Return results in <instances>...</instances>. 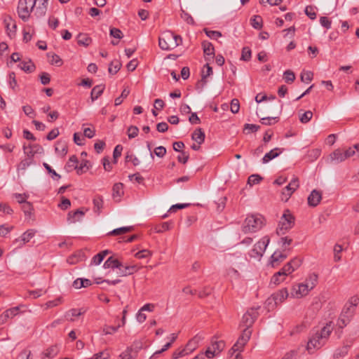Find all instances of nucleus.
<instances>
[{"label": "nucleus", "instance_id": "1", "mask_svg": "<svg viewBox=\"0 0 359 359\" xmlns=\"http://www.w3.org/2000/svg\"><path fill=\"white\" fill-rule=\"evenodd\" d=\"M259 308V306L257 308H251L250 309L248 310L246 313L243 316L241 322V326H243L245 328L241 335L239 337L237 341L231 349L233 353L241 351L249 341L252 334V330L250 329V327L253 325L255 320L258 316L257 310Z\"/></svg>", "mask_w": 359, "mask_h": 359}, {"label": "nucleus", "instance_id": "2", "mask_svg": "<svg viewBox=\"0 0 359 359\" xmlns=\"http://www.w3.org/2000/svg\"><path fill=\"white\" fill-rule=\"evenodd\" d=\"M182 43V37L169 30L163 32L158 39L159 47L164 50H173Z\"/></svg>", "mask_w": 359, "mask_h": 359}, {"label": "nucleus", "instance_id": "3", "mask_svg": "<svg viewBox=\"0 0 359 359\" xmlns=\"http://www.w3.org/2000/svg\"><path fill=\"white\" fill-rule=\"evenodd\" d=\"M264 217L259 214L249 215L243 222L242 231L244 233H255L264 226Z\"/></svg>", "mask_w": 359, "mask_h": 359}, {"label": "nucleus", "instance_id": "4", "mask_svg": "<svg viewBox=\"0 0 359 359\" xmlns=\"http://www.w3.org/2000/svg\"><path fill=\"white\" fill-rule=\"evenodd\" d=\"M294 224V217L291 214L289 210L284 211L283 216L278 223V226L276 229V233L278 235H283L288 231Z\"/></svg>", "mask_w": 359, "mask_h": 359}, {"label": "nucleus", "instance_id": "5", "mask_svg": "<svg viewBox=\"0 0 359 359\" xmlns=\"http://www.w3.org/2000/svg\"><path fill=\"white\" fill-rule=\"evenodd\" d=\"M36 0H19L18 6V13L19 17L23 21H27L30 13L34 9L36 5Z\"/></svg>", "mask_w": 359, "mask_h": 359}, {"label": "nucleus", "instance_id": "6", "mask_svg": "<svg viewBox=\"0 0 359 359\" xmlns=\"http://www.w3.org/2000/svg\"><path fill=\"white\" fill-rule=\"evenodd\" d=\"M353 315V306H345L337 321V327L341 330L346 327L351 320Z\"/></svg>", "mask_w": 359, "mask_h": 359}, {"label": "nucleus", "instance_id": "7", "mask_svg": "<svg viewBox=\"0 0 359 359\" xmlns=\"http://www.w3.org/2000/svg\"><path fill=\"white\" fill-rule=\"evenodd\" d=\"M269 242L270 238L266 236H264L254 245L253 249L251 251L250 256L255 258L262 257Z\"/></svg>", "mask_w": 359, "mask_h": 359}, {"label": "nucleus", "instance_id": "8", "mask_svg": "<svg viewBox=\"0 0 359 359\" xmlns=\"http://www.w3.org/2000/svg\"><path fill=\"white\" fill-rule=\"evenodd\" d=\"M311 289L308 285L304 283L294 285L292 287V295L296 298H301L309 294Z\"/></svg>", "mask_w": 359, "mask_h": 359}, {"label": "nucleus", "instance_id": "9", "mask_svg": "<svg viewBox=\"0 0 359 359\" xmlns=\"http://www.w3.org/2000/svg\"><path fill=\"white\" fill-rule=\"evenodd\" d=\"M325 344V341L321 339L320 338V335L318 334V333L316 332L314 335H313L310 338V339L307 344V350L309 352H313L315 349L320 348Z\"/></svg>", "mask_w": 359, "mask_h": 359}, {"label": "nucleus", "instance_id": "10", "mask_svg": "<svg viewBox=\"0 0 359 359\" xmlns=\"http://www.w3.org/2000/svg\"><path fill=\"white\" fill-rule=\"evenodd\" d=\"M4 25L6 28L7 35L12 39L15 36L17 25L15 21L10 16H6L4 19Z\"/></svg>", "mask_w": 359, "mask_h": 359}, {"label": "nucleus", "instance_id": "11", "mask_svg": "<svg viewBox=\"0 0 359 359\" xmlns=\"http://www.w3.org/2000/svg\"><path fill=\"white\" fill-rule=\"evenodd\" d=\"M35 233V230L28 229L24 233H22L20 238H16L13 243L16 245L17 247H22L25 243H28L34 236Z\"/></svg>", "mask_w": 359, "mask_h": 359}, {"label": "nucleus", "instance_id": "12", "mask_svg": "<svg viewBox=\"0 0 359 359\" xmlns=\"http://www.w3.org/2000/svg\"><path fill=\"white\" fill-rule=\"evenodd\" d=\"M85 215V212L82 210H77L76 211H70L67 215V222L69 223H75L82 219Z\"/></svg>", "mask_w": 359, "mask_h": 359}, {"label": "nucleus", "instance_id": "13", "mask_svg": "<svg viewBox=\"0 0 359 359\" xmlns=\"http://www.w3.org/2000/svg\"><path fill=\"white\" fill-rule=\"evenodd\" d=\"M333 330V325L332 322H329L326 324L325 326H324L320 332H317L318 334L320 335V338L326 341H327L331 332Z\"/></svg>", "mask_w": 359, "mask_h": 359}, {"label": "nucleus", "instance_id": "14", "mask_svg": "<svg viewBox=\"0 0 359 359\" xmlns=\"http://www.w3.org/2000/svg\"><path fill=\"white\" fill-rule=\"evenodd\" d=\"M346 160L344 151L341 149H335L330 154V161L332 163H339Z\"/></svg>", "mask_w": 359, "mask_h": 359}, {"label": "nucleus", "instance_id": "15", "mask_svg": "<svg viewBox=\"0 0 359 359\" xmlns=\"http://www.w3.org/2000/svg\"><path fill=\"white\" fill-rule=\"evenodd\" d=\"M322 198L321 193L316 189L313 190L308 197V204L310 206L316 207Z\"/></svg>", "mask_w": 359, "mask_h": 359}, {"label": "nucleus", "instance_id": "16", "mask_svg": "<svg viewBox=\"0 0 359 359\" xmlns=\"http://www.w3.org/2000/svg\"><path fill=\"white\" fill-rule=\"evenodd\" d=\"M123 184L121 182L116 183L112 188V197L116 201H120L123 195Z\"/></svg>", "mask_w": 359, "mask_h": 359}, {"label": "nucleus", "instance_id": "17", "mask_svg": "<svg viewBox=\"0 0 359 359\" xmlns=\"http://www.w3.org/2000/svg\"><path fill=\"white\" fill-rule=\"evenodd\" d=\"M203 339V337L200 335H196L191 340L188 341L186 345L185 349L189 353L193 352L197 347L199 342Z\"/></svg>", "mask_w": 359, "mask_h": 359}, {"label": "nucleus", "instance_id": "18", "mask_svg": "<svg viewBox=\"0 0 359 359\" xmlns=\"http://www.w3.org/2000/svg\"><path fill=\"white\" fill-rule=\"evenodd\" d=\"M282 153V149L280 148H275L271 149L269 152L266 153L262 158V163H267L273 158L278 157Z\"/></svg>", "mask_w": 359, "mask_h": 359}, {"label": "nucleus", "instance_id": "19", "mask_svg": "<svg viewBox=\"0 0 359 359\" xmlns=\"http://www.w3.org/2000/svg\"><path fill=\"white\" fill-rule=\"evenodd\" d=\"M83 313L84 311H81V309H72L65 313V318L67 320L73 322Z\"/></svg>", "mask_w": 359, "mask_h": 359}, {"label": "nucleus", "instance_id": "20", "mask_svg": "<svg viewBox=\"0 0 359 359\" xmlns=\"http://www.w3.org/2000/svg\"><path fill=\"white\" fill-rule=\"evenodd\" d=\"M288 297V292L286 288H283L276 293H274L272 295V297L275 302V304H279L281 303L283 301H284L287 297Z\"/></svg>", "mask_w": 359, "mask_h": 359}, {"label": "nucleus", "instance_id": "21", "mask_svg": "<svg viewBox=\"0 0 359 359\" xmlns=\"http://www.w3.org/2000/svg\"><path fill=\"white\" fill-rule=\"evenodd\" d=\"M79 161L77 157L75 155L72 156L69 161H67V164L65 165V170L68 172H72L74 170H77Z\"/></svg>", "mask_w": 359, "mask_h": 359}, {"label": "nucleus", "instance_id": "22", "mask_svg": "<svg viewBox=\"0 0 359 359\" xmlns=\"http://www.w3.org/2000/svg\"><path fill=\"white\" fill-rule=\"evenodd\" d=\"M205 137V133L201 128H197L191 135L192 140L196 142L198 144H201L204 142Z\"/></svg>", "mask_w": 359, "mask_h": 359}, {"label": "nucleus", "instance_id": "23", "mask_svg": "<svg viewBox=\"0 0 359 359\" xmlns=\"http://www.w3.org/2000/svg\"><path fill=\"white\" fill-rule=\"evenodd\" d=\"M76 39L78 44L85 47L88 46L92 42L91 38L87 34L79 33Z\"/></svg>", "mask_w": 359, "mask_h": 359}, {"label": "nucleus", "instance_id": "24", "mask_svg": "<svg viewBox=\"0 0 359 359\" xmlns=\"http://www.w3.org/2000/svg\"><path fill=\"white\" fill-rule=\"evenodd\" d=\"M121 266V262L118 259H115L113 256L109 257L104 263V269L111 268L113 269Z\"/></svg>", "mask_w": 359, "mask_h": 359}, {"label": "nucleus", "instance_id": "25", "mask_svg": "<svg viewBox=\"0 0 359 359\" xmlns=\"http://www.w3.org/2000/svg\"><path fill=\"white\" fill-rule=\"evenodd\" d=\"M59 351V347L57 345L50 346L43 352V358H53L57 355Z\"/></svg>", "mask_w": 359, "mask_h": 359}, {"label": "nucleus", "instance_id": "26", "mask_svg": "<svg viewBox=\"0 0 359 359\" xmlns=\"http://www.w3.org/2000/svg\"><path fill=\"white\" fill-rule=\"evenodd\" d=\"M18 311L19 308L18 306L7 309L4 312L3 316H1V318H3L1 321L6 322L8 319L13 318L18 313Z\"/></svg>", "mask_w": 359, "mask_h": 359}, {"label": "nucleus", "instance_id": "27", "mask_svg": "<svg viewBox=\"0 0 359 359\" xmlns=\"http://www.w3.org/2000/svg\"><path fill=\"white\" fill-rule=\"evenodd\" d=\"M202 46L205 55L210 56L211 57L215 55V48L210 42L205 41L202 43Z\"/></svg>", "mask_w": 359, "mask_h": 359}, {"label": "nucleus", "instance_id": "28", "mask_svg": "<svg viewBox=\"0 0 359 359\" xmlns=\"http://www.w3.org/2000/svg\"><path fill=\"white\" fill-rule=\"evenodd\" d=\"M104 90V86L97 85L95 86L91 90L90 97L93 102L97 100L103 93Z\"/></svg>", "mask_w": 359, "mask_h": 359}, {"label": "nucleus", "instance_id": "29", "mask_svg": "<svg viewBox=\"0 0 359 359\" xmlns=\"http://www.w3.org/2000/svg\"><path fill=\"white\" fill-rule=\"evenodd\" d=\"M212 74V69L208 63L204 65L203 69L202 70L201 74V82L203 83V84H205L207 83L206 79Z\"/></svg>", "mask_w": 359, "mask_h": 359}, {"label": "nucleus", "instance_id": "30", "mask_svg": "<svg viewBox=\"0 0 359 359\" xmlns=\"http://www.w3.org/2000/svg\"><path fill=\"white\" fill-rule=\"evenodd\" d=\"M320 154H321V149L319 148H316V149H313L308 151L307 154H306V158L310 161H314L317 158H319Z\"/></svg>", "mask_w": 359, "mask_h": 359}, {"label": "nucleus", "instance_id": "31", "mask_svg": "<svg viewBox=\"0 0 359 359\" xmlns=\"http://www.w3.org/2000/svg\"><path fill=\"white\" fill-rule=\"evenodd\" d=\"M18 66L25 72H32L35 69V66L31 60L21 62Z\"/></svg>", "mask_w": 359, "mask_h": 359}, {"label": "nucleus", "instance_id": "32", "mask_svg": "<svg viewBox=\"0 0 359 359\" xmlns=\"http://www.w3.org/2000/svg\"><path fill=\"white\" fill-rule=\"evenodd\" d=\"M318 275L315 273H311L306 278L304 283L309 285L311 289H313L318 282Z\"/></svg>", "mask_w": 359, "mask_h": 359}, {"label": "nucleus", "instance_id": "33", "mask_svg": "<svg viewBox=\"0 0 359 359\" xmlns=\"http://www.w3.org/2000/svg\"><path fill=\"white\" fill-rule=\"evenodd\" d=\"M286 258V255L283 254L280 252L276 251L271 257V262L273 266H275L276 263L283 261Z\"/></svg>", "mask_w": 359, "mask_h": 359}, {"label": "nucleus", "instance_id": "34", "mask_svg": "<svg viewBox=\"0 0 359 359\" xmlns=\"http://www.w3.org/2000/svg\"><path fill=\"white\" fill-rule=\"evenodd\" d=\"M94 211L100 212L103 208V198L100 196H97L93 198Z\"/></svg>", "mask_w": 359, "mask_h": 359}, {"label": "nucleus", "instance_id": "35", "mask_svg": "<svg viewBox=\"0 0 359 359\" xmlns=\"http://www.w3.org/2000/svg\"><path fill=\"white\" fill-rule=\"evenodd\" d=\"M285 278L282 274L281 273H280L279 271H278L277 273H276L271 278V282H270V284L271 285H279L281 282H283L284 280H285Z\"/></svg>", "mask_w": 359, "mask_h": 359}, {"label": "nucleus", "instance_id": "36", "mask_svg": "<svg viewBox=\"0 0 359 359\" xmlns=\"http://www.w3.org/2000/svg\"><path fill=\"white\" fill-rule=\"evenodd\" d=\"M299 187V180L297 177L293 178L290 182L284 189L294 192Z\"/></svg>", "mask_w": 359, "mask_h": 359}, {"label": "nucleus", "instance_id": "37", "mask_svg": "<svg viewBox=\"0 0 359 359\" xmlns=\"http://www.w3.org/2000/svg\"><path fill=\"white\" fill-rule=\"evenodd\" d=\"M121 67V64L118 61H112L109 66L108 71L110 74H115L119 71Z\"/></svg>", "mask_w": 359, "mask_h": 359}, {"label": "nucleus", "instance_id": "38", "mask_svg": "<svg viewBox=\"0 0 359 359\" xmlns=\"http://www.w3.org/2000/svg\"><path fill=\"white\" fill-rule=\"evenodd\" d=\"M132 229H133V226L120 227V228L114 229L113 231L109 232V234L114 235V236L123 234V233L130 231Z\"/></svg>", "mask_w": 359, "mask_h": 359}, {"label": "nucleus", "instance_id": "39", "mask_svg": "<svg viewBox=\"0 0 359 359\" xmlns=\"http://www.w3.org/2000/svg\"><path fill=\"white\" fill-rule=\"evenodd\" d=\"M348 346H344L339 348H337L334 353V357L338 358L345 356L348 353Z\"/></svg>", "mask_w": 359, "mask_h": 359}, {"label": "nucleus", "instance_id": "40", "mask_svg": "<svg viewBox=\"0 0 359 359\" xmlns=\"http://www.w3.org/2000/svg\"><path fill=\"white\" fill-rule=\"evenodd\" d=\"M262 19L259 15H255L251 20L252 26L257 29H259L262 27Z\"/></svg>", "mask_w": 359, "mask_h": 359}, {"label": "nucleus", "instance_id": "41", "mask_svg": "<svg viewBox=\"0 0 359 359\" xmlns=\"http://www.w3.org/2000/svg\"><path fill=\"white\" fill-rule=\"evenodd\" d=\"M34 163L33 159L30 158H25V159L22 160L21 162L18 165V169L20 170H25L27 169L29 165Z\"/></svg>", "mask_w": 359, "mask_h": 359}, {"label": "nucleus", "instance_id": "42", "mask_svg": "<svg viewBox=\"0 0 359 359\" xmlns=\"http://www.w3.org/2000/svg\"><path fill=\"white\" fill-rule=\"evenodd\" d=\"M138 266L137 265H126L125 271L122 273V276H126L131 275L135 272L137 271Z\"/></svg>", "mask_w": 359, "mask_h": 359}, {"label": "nucleus", "instance_id": "43", "mask_svg": "<svg viewBox=\"0 0 359 359\" xmlns=\"http://www.w3.org/2000/svg\"><path fill=\"white\" fill-rule=\"evenodd\" d=\"M23 151L27 158H30L33 159V157L35 155V154L34 152L32 144H28V145L24 144L23 145Z\"/></svg>", "mask_w": 359, "mask_h": 359}, {"label": "nucleus", "instance_id": "44", "mask_svg": "<svg viewBox=\"0 0 359 359\" xmlns=\"http://www.w3.org/2000/svg\"><path fill=\"white\" fill-rule=\"evenodd\" d=\"M204 32L207 36H208L211 39H217L218 38L222 36V33L219 31H212L205 28Z\"/></svg>", "mask_w": 359, "mask_h": 359}, {"label": "nucleus", "instance_id": "45", "mask_svg": "<svg viewBox=\"0 0 359 359\" xmlns=\"http://www.w3.org/2000/svg\"><path fill=\"white\" fill-rule=\"evenodd\" d=\"M283 78L286 83H292L295 80V74L292 71L288 69L284 72Z\"/></svg>", "mask_w": 359, "mask_h": 359}, {"label": "nucleus", "instance_id": "46", "mask_svg": "<svg viewBox=\"0 0 359 359\" xmlns=\"http://www.w3.org/2000/svg\"><path fill=\"white\" fill-rule=\"evenodd\" d=\"M55 151L62 156H65L67 153V147L65 143L58 142L55 147Z\"/></svg>", "mask_w": 359, "mask_h": 359}, {"label": "nucleus", "instance_id": "47", "mask_svg": "<svg viewBox=\"0 0 359 359\" xmlns=\"http://www.w3.org/2000/svg\"><path fill=\"white\" fill-rule=\"evenodd\" d=\"M8 85L11 89L13 90H16V88L18 87L17 81L15 79V74L14 72H11L8 75Z\"/></svg>", "mask_w": 359, "mask_h": 359}, {"label": "nucleus", "instance_id": "48", "mask_svg": "<svg viewBox=\"0 0 359 359\" xmlns=\"http://www.w3.org/2000/svg\"><path fill=\"white\" fill-rule=\"evenodd\" d=\"M313 117V113L311 111L309 110V111H305L304 114H302L300 116H299V121L302 123H308L309 121H311V119Z\"/></svg>", "mask_w": 359, "mask_h": 359}, {"label": "nucleus", "instance_id": "49", "mask_svg": "<svg viewBox=\"0 0 359 359\" xmlns=\"http://www.w3.org/2000/svg\"><path fill=\"white\" fill-rule=\"evenodd\" d=\"M225 344L223 341H215L212 344V348L219 354L224 348Z\"/></svg>", "mask_w": 359, "mask_h": 359}, {"label": "nucleus", "instance_id": "50", "mask_svg": "<svg viewBox=\"0 0 359 359\" xmlns=\"http://www.w3.org/2000/svg\"><path fill=\"white\" fill-rule=\"evenodd\" d=\"M120 327V325L118 326H109V325H104L102 328V332L104 334H112L113 333L116 332L118 328Z\"/></svg>", "mask_w": 359, "mask_h": 359}, {"label": "nucleus", "instance_id": "51", "mask_svg": "<svg viewBox=\"0 0 359 359\" xmlns=\"http://www.w3.org/2000/svg\"><path fill=\"white\" fill-rule=\"evenodd\" d=\"M62 297H57L54 300L47 302L45 304V306H46L45 309H48L49 308H53V307L57 306L60 305V304H62Z\"/></svg>", "mask_w": 359, "mask_h": 359}, {"label": "nucleus", "instance_id": "52", "mask_svg": "<svg viewBox=\"0 0 359 359\" xmlns=\"http://www.w3.org/2000/svg\"><path fill=\"white\" fill-rule=\"evenodd\" d=\"M341 245L336 244L334 247V262H339L341 260V252L342 251Z\"/></svg>", "mask_w": 359, "mask_h": 359}, {"label": "nucleus", "instance_id": "53", "mask_svg": "<svg viewBox=\"0 0 359 359\" xmlns=\"http://www.w3.org/2000/svg\"><path fill=\"white\" fill-rule=\"evenodd\" d=\"M251 58V50L248 47H244L242 49L241 60L243 61H249Z\"/></svg>", "mask_w": 359, "mask_h": 359}, {"label": "nucleus", "instance_id": "54", "mask_svg": "<svg viewBox=\"0 0 359 359\" xmlns=\"http://www.w3.org/2000/svg\"><path fill=\"white\" fill-rule=\"evenodd\" d=\"M279 120V118L278 116H274V117H265V118H262L261 119V123L263 124V125H266V126H271L272 125L273 123H276L278 122Z\"/></svg>", "mask_w": 359, "mask_h": 359}, {"label": "nucleus", "instance_id": "55", "mask_svg": "<svg viewBox=\"0 0 359 359\" xmlns=\"http://www.w3.org/2000/svg\"><path fill=\"white\" fill-rule=\"evenodd\" d=\"M262 179V177L260 175H257V174H254V175H250L248 177V183L250 186L254 185V184H257L260 182Z\"/></svg>", "mask_w": 359, "mask_h": 359}, {"label": "nucleus", "instance_id": "56", "mask_svg": "<svg viewBox=\"0 0 359 359\" xmlns=\"http://www.w3.org/2000/svg\"><path fill=\"white\" fill-rule=\"evenodd\" d=\"M43 165L49 173L52 174V178L53 180H57L60 178V175L57 174L53 169H52V168L47 163H43Z\"/></svg>", "mask_w": 359, "mask_h": 359}, {"label": "nucleus", "instance_id": "57", "mask_svg": "<svg viewBox=\"0 0 359 359\" xmlns=\"http://www.w3.org/2000/svg\"><path fill=\"white\" fill-rule=\"evenodd\" d=\"M88 163L89 162L86 160L81 161V163L79 164V165H78V166H77V170H76L77 174L81 175V174L85 172L88 169Z\"/></svg>", "mask_w": 359, "mask_h": 359}, {"label": "nucleus", "instance_id": "58", "mask_svg": "<svg viewBox=\"0 0 359 359\" xmlns=\"http://www.w3.org/2000/svg\"><path fill=\"white\" fill-rule=\"evenodd\" d=\"M292 268V266H291L288 262L279 271V272L285 277L294 271Z\"/></svg>", "mask_w": 359, "mask_h": 359}, {"label": "nucleus", "instance_id": "59", "mask_svg": "<svg viewBox=\"0 0 359 359\" xmlns=\"http://www.w3.org/2000/svg\"><path fill=\"white\" fill-rule=\"evenodd\" d=\"M109 34L110 36L117 39H121L123 36L122 32L118 28H111Z\"/></svg>", "mask_w": 359, "mask_h": 359}, {"label": "nucleus", "instance_id": "60", "mask_svg": "<svg viewBox=\"0 0 359 359\" xmlns=\"http://www.w3.org/2000/svg\"><path fill=\"white\" fill-rule=\"evenodd\" d=\"M180 15H181V18L184 21H186L188 24H190V25L194 24V20L193 18L191 17V15L189 13L184 11V10H182Z\"/></svg>", "mask_w": 359, "mask_h": 359}, {"label": "nucleus", "instance_id": "61", "mask_svg": "<svg viewBox=\"0 0 359 359\" xmlns=\"http://www.w3.org/2000/svg\"><path fill=\"white\" fill-rule=\"evenodd\" d=\"M151 256V251L148 250H142L135 253V257L137 259L147 258Z\"/></svg>", "mask_w": 359, "mask_h": 359}, {"label": "nucleus", "instance_id": "62", "mask_svg": "<svg viewBox=\"0 0 359 359\" xmlns=\"http://www.w3.org/2000/svg\"><path fill=\"white\" fill-rule=\"evenodd\" d=\"M139 129L137 126H131L128 129V136L129 138H134L137 136Z\"/></svg>", "mask_w": 359, "mask_h": 359}, {"label": "nucleus", "instance_id": "63", "mask_svg": "<svg viewBox=\"0 0 359 359\" xmlns=\"http://www.w3.org/2000/svg\"><path fill=\"white\" fill-rule=\"evenodd\" d=\"M313 73L311 72H306L301 74V80L303 82L309 83L313 79Z\"/></svg>", "mask_w": 359, "mask_h": 359}, {"label": "nucleus", "instance_id": "64", "mask_svg": "<svg viewBox=\"0 0 359 359\" xmlns=\"http://www.w3.org/2000/svg\"><path fill=\"white\" fill-rule=\"evenodd\" d=\"M22 110L24 113L29 116V118H34L36 115L34 109L29 105H25L22 107Z\"/></svg>", "mask_w": 359, "mask_h": 359}]
</instances>
